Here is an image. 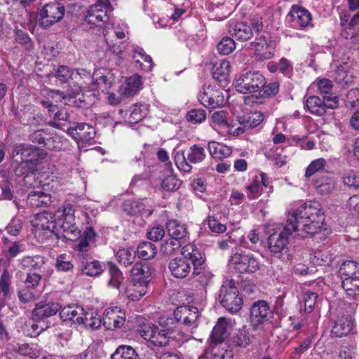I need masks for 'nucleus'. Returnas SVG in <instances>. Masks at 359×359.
<instances>
[{
	"mask_svg": "<svg viewBox=\"0 0 359 359\" xmlns=\"http://www.w3.org/2000/svg\"><path fill=\"white\" fill-rule=\"evenodd\" d=\"M194 258V278L201 287H205L211 283L213 274L211 271L204 265L205 259L201 252H196Z\"/></svg>",
	"mask_w": 359,
	"mask_h": 359,
	"instance_id": "obj_16",
	"label": "nucleus"
},
{
	"mask_svg": "<svg viewBox=\"0 0 359 359\" xmlns=\"http://www.w3.org/2000/svg\"><path fill=\"white\" fill-rule=\"evenodd\" d=\"M313 85L317 87L320 93L325 95L331 93L333 88L332 82L327 79H317Z\"/></svg>",
	"mask_w": 359,
	"mask_h": 359,
	"instance_id": "obj_63",
	"label": "nucleus"
},
{
	"mask_svg": "<svg viewBox=\"0 0 359 359\" xmlns=\"http://www.w3.org/2000/svg\"><path fill=\"white\" fill-rule=\"evenodd\" d=\"M140 334L149 344V346L163 347L169 343L168 332L165 329L160 330L155 324L146 323L140 326Z\"/></svg>",
	"mask_w": 359,
	"mask_h": 359,
	"instance_id": "obj_6",
	"label": "nucleus"
},
{
	"mask_svg": "<svg viewBox=\"0 0 359 359\" xmlns=\"http://www.w3.org/2000/svg\"><path fill=\"white\" fill-rule=\"evenodd\" d=\"M135 252L139 257L147 260L154 257L156 254V248L154 244L145 241L138 245Z\"/></svg>",
	"mask_w": 359,
	"mask_h": 359,
	"instance_id": "obj_49",
	"label": "nucleus"
},
{
	"mask_svg": "<svg viewBox=\"0 0 359 359\" xmlns=\"http://www.w3.org/2000/svg\"><path fill=\"white\" fill-rule=\"evenodd\" d=\"M114 83V78L112 76H102L97 78L95 81H92L90 86V90H97L102 93H108V90L111 88Z\"/></svg>",
	"mask_w": 359,
	"mask_h": 359,
	"instance_id": "obj_43",
	"label": "nucleus"
},
{
	"mask_svg": "<svg viewBox=\"0 0 359 359\" xmlns=\"http://www.w3.org/2000/svg\"><path fill=\"white\" fill-rule=\"evenodd\" d=\"M232 325L233 323L231 319L220 318L212 330L211 334L212 340L215 344H221L229 335V330Z\"/></svg>",
	"mask_w": 359,
	"mask_h": 359,
	"instance_id": "obj_24",
	"label": "nucleus"
},
{
	"mask_svg": "<svg viewBox=\"0 0 359 359\" xmlns=\"http://www.w3.org/2000/svg\"><path fill=\"white\" fill-rule=\"evenodd\" d=\"M18 165L15 169V175L20 177L24 176V183L27 186H31L29 180L34 178V163L25 161L18 162Z\"/></svg>",
	"mask_w": 359,
	"mask_h": 359,
	"instance_id": "obj_35",
	"label": "nucleus"
},
{
	"mask_svg": "<svg viewBox=\"0 0 359 359\" xmlns=\"http://www.w3.org/2000/svg\"><path fill=\"white\" fill-rule=\"evenodd\" d=\"M353 329V320L350 316H342L334 324L331 334L332 337H342L351 332Z\"/></svg>",
	"mask_w": 359,
	"mask_h": 359,
	"instance_id": "obj_30",
	"label": "nucleus"
},
{
	"mask_svg": "<svg viewBox=\"0 0 359 359\" xmlns=\"http://www.w3.org/2000/svg\"><path fill=\"white\" fill-rule=\"evenodd\" d=\"M198 98L203 105L212 109L222 106L225 103L222 92L211 86H203Z\"/></svg>",
	"mask_w": 359,
	"mask_h": 359,
	"instance_id": "obj_14",
	"label": "nucleus"
},
{
	"mask_svg": "<svg viewBox=\"0 0 359 359\" xmlns=\"http://www.w3.org/2000/svg\"><path fill=\"white\" fill-rule=\"evenodd\" d=\"M326 163L325 159L323 158L311 161L306 170L305 177L307 178L311 177L316 172L323 169Z\"/></svg>",
	"mask_w": 359,
	"mask_h": 359,
	"instance_id": "obj_59",
	"label": "nucleus"
},
{
	"mask_svg": "<svg viewBox=\"0 0 359 359\" xmlns=\"http://www.w3.org/2000/svg\"><path fill=\"white\" fill-rule=\"evenodd\" d=\"M123 209L128 215H137L142 212L144 206L142 202L129 199L124 201Z\"/></svg>",
	"mask_w": 359,
	"mask_h": 359,
	"instance_id": "obj_53",
	"label": "nucleus"
},
{
	"mask_svg": "<svg viewBox=\"0 0 359 359\" xmlns=\"http://www.w3.org/2000/svg\"><path fill=\"white\" fill-rule=\"evenodd\" d=\"M132 282L147 285L151 280V271L146 263L137 262L131 269Z\"/></svg>",
	"mask_w": 359,
	"mask_h": 359,
	"instance_id": "obj_25",
	"label": "nucleus"
},
{
	"mask_svg": "<svg viewBox=\"0 0 359 359\" xmlns=\"http://www.w3.org/2000/svg\"><path fill=\"white\" fill-rule=\"evenodd\" d=\"M113 10L109 4L105 2H98L91 6L85 15V21L91 26V27H102L104 24L109 19V11Z\"/></svg>",
	"mask_w": 359,
	"mask_h": 359,
	"instance_id": "obj_10",
	"label": "nucleus"
},
{
	"mask_svg": "<svg viewBox=\"0 0 359 359\" xmlns=\"http://www.w3.org/2000/svg\"><path fill=\"white\" fill-rule=\"evenodd\" d=\"M126 313L118 306H113L105 309L103 314V324L108 330L121 328L126 322Z\"/></svg>",
	"mask_w": 359,
	"mask_h": 359,
	"instance_id": "obj_17",
	"label": "nucleus"
},
{
	"mask_svg": "<svg viewBox=\"0 0 359 359\" xmlns=\"http://www.w3.org/2000/svg\"><path fill=\"white\" fill-rule=\"evenodd\" d=\"M252 339V335L250 333L249 328L246 325H243L233 334L231 341L236 346L246 348L251 344Z\"/></svg>",
	"mask_w": 359,
	"mask_h": 359,
	"instance_id": "obj_31",
	"label": "nucleus"
},
{
	"mask_svg": "<svg viewBox=\"0 0 359 359\" xmlns=\"http://www.w3.org/2000/svg\"><path fill=\"white\" fill-rule=\"evenodd\" d=\"M228 113L225 111H217L212 114V124L213 127L218 126L222 128H228L229 123L227 119Z\"/></svg>",
	"mask_w": 359,
	"mask_h": 359,
	"instance_id": "obj_54",
	"label": "nucleus"
},
{
	"mask_svg": "<svg viewBox=\"0 0 359 359\" xmlns=\"http://www.w3.org/2000/svg\"><path fill=\"white\" fill-rule=\"evenodd\" d=\"M147 286V285L132 282V284L126 288L125 293L131 300H139L146 294Z\"/></svg>",
	"mask_w": 359,
	"mask_h": 359,
	"instance_id": "obj_44",
	"label": "nucleus"
},
{
	"mask_svg": "<svg viewBox=\"0 0 359 359\" xmlns=\"http://www.w3.org/2000/svg\"><path fill=\"white\" fill-rule=\"evenodd\" d=\"M176 321L186 326L196 327V320L198 317V310L195 306H181L174 311Z\"/></svg>",
	"mask_w": 359,
	"mask_h": 359,
	"instance_id": "obj_20",
	"label": "nucleus"
},
{
	"mask_svg": "<svg viewBox=\"0 0 359 359\" xmlns=\"http://www.w3.org/2000/svg\"><path fill=\"white\" fill-rule=\"evenodd\" d=\"M200 250L192 244L184 245L182 248V256L176 257L170 260L168 269L171 274L177 278H184L191 272V266L190 262L194 266L195 253Z\"/></svg>",
	"mask_w": 359,
	"mask_h": 359,
	"instance_id": "obj_2",
	"label": "nucleus"
},
{
	"mask_svg": "<svg viewBox=\"0 0 359 359\" xmlns=\"http://www.w3.org/2000/svg\"><path fill=\"white\" fill-rule=\"evenodd\" d=\"M57 215L48 212H42L36 214L35 219V226L38 229L44 231L48 236H60L58 222H57Z\"/></svg>",
	"mask_w": 359,
	"mask_h": 359,
	"instance_id": "obj_15",
	"label": "nucleus"
},
{
	"mask_svg": "<svg viewBox=\"0 0 359 359\" xmlns=\"http://www.w3.org/2000/svg\"><path fill=\"white\" fill-rule=\"evenodd\" d=\"M142 79L138 74H134L126 79L125 83L121 85L119 93L123 97L135 95L141 88Z\"/></svg>",
	"mask_w": 359,
	"mask_h": 359,
	"instance_id": "obj_28",
	"label": "nucleus"
},
{
	"mask_svg": "<svg viewBox=\"0 0 359 359\" xmlns=\"http://www.w3.org/2000/svg\"><path fill=\"white\" fill-rule=\"evenodd\" d=\"M260 262L252 253L232 251L229 266L238 273H253L260 269Z\"/></svg>",
	"mask_w": 359,
	"mask_h": 359,
	"instance_id": "obj_4",
	"label": "nucleus"
},
{
	"mask_svg": "<svg viewBox=\"0 0 359 359\" xmlns=\"http://www.w3.org/2000/svg\"><path fill=\"white\" fill-rule=\"evenodd\" d=\"M187 121L194 123H201L206 118V113L201 109H194L188 111L187 114Z\"/></svg>",
	"mask_w": 359,
	"mask_h": 359,
	"instance_id": "obj_60",
	"label": "nucleus"
},
{
	"mask_svg": "<svg viewBox=\"0 0 359 359\" xmlns=\"http://www.w3.org/2000/svg\"><path fill=\"white\" fill-rule=\"evenodd\" d=\"M61 309V306L53 302L41 301L35 304L32 313L33 320L38 322L55 315Z\"/></svg>",
	"mask_w": 359,
	"mask_h": 359,
	"instance_id": "obj_19",
	"label": "nucleus"
},
{
	"mask_svg": "<svg viewBox=\"0 0 359 359\" xmlns=\"http://www.w3.org/2000/svg\"><path fill=\"white\" fill-rule=\"evenodd\" d=\"M219 299L222 306L230 312H237L242 308L243 299L238 294L235 281L232 279H226L223 282Z\"/></svg>",
	"mask_w": 359,
	"mask_h": 359,
	"instance_id": "obj_5",
	"label": "nucleus"
},
{
	"mask_svg": "<svg viewBox=\"0 0 359 359\" xmlns=\"http://www.w3.org/2000/svg\"><path fill=\"white\" fill-rule=\"evenodd\" d=\"M229 33L238 41H245L252 36V29L243 22L231 21L229 24Z\"/></svg>",
	"mask_w": 359,
	"mask_h": 359,
	"instance_id": "obj_23",
	"label": "nucleus"
},
{
	"mask_svg": "<svg viewBox=\"0 0 359 359\" xmlns=\"http://www.w3.org/2000/svg\"><path fill=\"white\" fill-rule=\"evenodd\" d=\"M246 191L248 197L250 199H255L258 198L262 192V185L259 181L257 180L250 182L246 187Z\"/></svg>",
	"mask_w": 359,
	"mask_h": 359,
	"instance_id": "obj_62",
	"label": "nucleus"
},
{
	"mask_svg": "<svg viewBox=\"0 0 359 359\" xmlns=\"http://www.w3.org/2000/svg\"><path fill=\"white\" fill-rule=\"evenodd\" d=\"M111 359H140L137 353L131 346H120L112 354Z\"/></svg>",
	"mask_w": 359,
	"mask_h": 359,
	"instance_id": "obj_51",
	"label": "nucleus"
},
{
	"mask_svg": "<svg viewBox=\"0 0 359 359\" xmlns=\"http://www.w3.org/2000/svg\"><path fill=\"white\" fill-rule=\"evenodd\" d=\"M65 14V7L60 3L46 4L39 11V24L43 28H48L60 22Z\"/></svg>",
	"mask_w": 359,
	"mask_h": 359,
	"instance_id": "obj_11",
	"label": "nucleus"
},
{
	"mask_svg": "<svg viewBox=\"0 0 359 359\" xmlns=\"http://www.w3.org/2000/svg\"><path fill=\"white\" fill-rule=\"evenodd\" d=\"M149 105L147 104H135L131 107L128 121L130 123H136L147 116Z\"/></svg>",
	"mask_w": 359,
	"mask_h": 359,
	"instance_id": "obj_41",
	"label": "nucleus"
},
{
	"mask_svg": "<svg viewBox=\"0 0 359 359\" xmlns=\"http://www.w3.org/2000/svg\"><path fill=\"white\" fill-rule=\"evenodd\" d=\"M109 273L110 279L108 282V285L119 290L124 280L122 272L115 264H109Z\"/></svg>",
	"mask_w": 359,
	"mask_h": 359,
	"instance_id": "obj_45",
	"label": "nucleus"
},
{
	"mask_svg": "<svg viewBox=\"0 0 359 359\" xmlns=\"http://www.w3.org/2000/svg\"><path fill=\"white\" fill-rule=\"evenodd\" d=\"M0 187L2 191L1 197L3 199L11 200L13 197V192L11 189L12 184L8 176V173L5 170L0 171Z\"/></svg>",
	"mask_w": 359,
	"mask_h": 359,
	"instance_id": "obj_50",
	"label": "nucleus"
},
{
	"mask_svg": "<svg viewBox=\"0 0 359 359\" xmlns=\"http://www.w3.org/2000/svg\"><path fill=\"white\" fill-rule=\"evenodd\" d=\"M84 313L83 308L72 304L64 307L60 313V316L63 321H72L74 323L81 324Z\"/></svg>",
	"mask_w": 359,
	"mask_h": 359,
	"instance_id": "obj_26",
	"label": "nucleus"
},
{
	"mask_svg": "<svg viewBox=\"0 0 359 359\" xmlns=\"http://www.w3.org/2000/svg\"><path fill=\"white\" fill-rule=\"evenodd\" d=\"M263 119L264 116L261 112L255 111L239 117L238 122L241 125H244V127L248 129H251L259 126L263 121Z\"/></svg>",
	"mask_w": 359,
	"mask_h": 359,
	"instance_id": "obj_40",
	"label": "nucleus"
},
{
	"mask_svg": "<svg viewBox=\"0 0 359 359\" xmlns=\"http://www.w3.org/2000/svg\"><path fill=\"white\" fill-rule=\"evenodd\" d=\"M287 18L295 27L304 29L312 26L311 13L302 6L293 5L287 14Z\"/></svg>",
	"mask_w": 359,
	"mask_h": 359,
	"instance_id": "obj_18",
	"label": "nucleus"
},
{
	"mask_svg": "<svg viewBox=\"0 0 359 359\" xmlns=\"http://www.w3.org/2000/svg\"><path fill=\"white\" fill-rule=\"evenodd\" d=\"M208 147L210 156L219 160L229 156L232 153V149L230 147L215 141L209 142Z\"/></svg>",
	"mask_w": 359,
	"mask_h": 359,
	"instance_id": "obj_34",
	"label": "nucleus"
},
{
	"mask_svg": "<svg viewBox=\"0 0 359 359\" xmlns=\"http://www.w3.org/2000/svg\"><path fill=\"white\" fill-rule=\"evenodd\" d=\"M208 358L209 359H231L232 352L224 345L215 344L208 353Z\"/></svg>",
	"mask_w": 359,
	"mask_h": 359,
	"instance_id": "obj_47",
	"label": "nucleus"
},
{
	"mask_svg": "<svg viewBox=\"0 0 359 359\" xmlns=\"http://www.w3.org/2000/svg\"><path fill=\"white\" fill-rule=\"evenodd\" d=\"M68 134L78 142H86L93 139L95 135V129L86 123H76L67 130Z\"/></svg>",
	"mask_w": 359,
	"mask_h": 359,
	"instance_id": "obj_22",
	"label": "nucleus"
},
{
	"mask_svg": "<svg viewBox=\"0 0 359 359\" xmlns=\"http://www.w3.org/2000/svg\"><path fill=\"white\" fill-rule=\"evenodd\" d=\"M166 226L170 238L175 240L181 241L188 234L187 226L176 219L169 220Z\"/></svg>",
	"mask_w": 359,
	"mask_h": 359,
	"instance_id": "obj_32",
	"label": "nucleus"
},
{
	"mask_svg": "<svg viewBox=\"0 0 359 359\" xmlns=\"http://www.w3.org/2000/svg\"><path fill=\"white\" fill-rule=\"evenodd\" d=\"M273 311L269 304L264 300H259L253 303L250 309V321L255 330L259 325H264L271 321L273 318Z\"/></svg>",
	"mask_w": 359,
	"mask_h": 359,
	"instance_id": "obj_12",
	"label": "nucleus"
},
{
	"mask_svg": "<svg viewBox=\"0 0 359 359\" xmlns=\"http://www.w3.org/2000/svg\"><path fill=\"white\" fill-rule=\"evenodd\" d=\"M318 192L320 194H329L335 188V182L332 178L325 177L320 184L316 185Z\"/></svg>",
	"mask_w": 359,
	"mask_h": 359,
	"instance_id": "obj_58",
	"label": "nucleus"
},
{
	"mask_svg": "<svg viewBox=\"0 0 359 359\" xmlns=\"http://www.w3.org/2000/svg\"><path fill=\"white\" fill-rule=\"evenodd\" d=\"M181 185V181L172 175H167L162 181V188L167 191L177 189Z\"/></svg>",
	"mask_w": 359,
	"mask_h": 359,
	"instance_id": "obj_61",
	"label": "nucleus"
},
{
	"mask_svg": "<svg viewBox=\"0 0 359 359\" xmlns=\"http://www.w3.org/2000/svg\"><path fill=\"white\" fill-rule=\"evenodd\" d=\"M133 58L136 66L141 70L149 72L152 69L153 61L151 57L147 55L143 48L139 46H134L132 50Z\"/></svg>",
	"mask_w": 359,
	"mask_h": 359,
	"instance_id": "obj_27",
	"label": "nucleus"
},
{
	"mask_svg": "<svg viewBox=\"0 0 359 359\" xmlns=\"http://www.w3.org/2000/svg\"><path fill=\"white\" fill-rule=\"evenodd\" d=\"M57 182L52 181L44 184L41 188L31 191L28 194V202L34 207L48 205L51 203V192H55L58 188Z\"/></svg>",
	"mask_w": 359,
	"mask_h": 359,
	"instance_id": "obj_13",
	"label": "nucleus"
},
{
	"mask_svg": "<svg viewBox=\"0 0 359 359\" xmlns=\"http://www.w3.org/2000/svg\"><path fill=\"white\" fill-rule=\"evenodd\" d=\"M338 276L341 282L359 278V264L353 261H346L341 264Z\"/></svg>",
	"mask_w": 359,
	"mask_h": 359,
	"instance_id": "obj_29",
	"label": "nucleus"
},
{
	"mask_svg": "<svg viewBox=\"0 0 359 359\" xmlns=\"http://www.w3.org/2000/svg\"><path fill=\"white\" fill-rule=\"evenodd\" d=\"M60 234L67 240L76 241L81 237V231L75 222L74 210L71 204L59 208L56 211Z\"/></svg>",
	"mask_w": 359,
	"mask_h": 359,
	"instance_id": "obj_3",
	"label": "nucleus"
},
{
	"mask_svg": "<svg viewBox=\"0 0 359 359\" xmlns=\"http://www.w3.org/2000/svg\"><path fill=\"white\" fill-rule=\"evenodd\" d=\"M305 106L307 110L312 114L318 116L325 114V103L318 96H309L305 102Z\"/></svg>",
	"mask_w": 359,
	"mask_h": 359,
	"instance_id": "obj_38",
	"label": "nucleus"
},
{
	"mask_svg": "<svg viewBox=\"0 0 359 359\" xmlns=\"http://www.w3.org/2000/svg\"><path fill=\"white\" fill-rule=\"evenodd\" d=\"M72 80L81 89H90L93 81L90 72L84 69L72 70Z\"/></svg>",
	"mask_w": 359,
	"mask_h": 359,
	"instance_id": "obj_33",
	"label": "nucleus"
},
{
	"mask_svg": "<svg viewBox=\"0 0 359 359\" xmlns=\"http://www.w3.org/2000/svg\"><path fill=\"white\" fill-rule=\"evenodd\" d=\"M333 259V255L326 248L313 251L310 257L313 264L320 266H329Z\"/></svg>",
	"mask_w": 359,
	"mask_h": 359,
	"instance_id": "obj_37",
	"label": "nucleus"
},
{
	"mask_svg": "<svg viewBox=\"0 0 359 359\" xmlns=\"http://www.w3.org/2000/svg\"><path fill=\"white\" fill-rule=\"evenodd\" d=\"M236 48L234 41L228 36L224 37L217 44V50L220 54L229 55Z\"/></svg>",
	"mask_w": 359,
	"mask_h": 359,
	"instance_id": "obj_56",
	"label": "nucleus"
},
{
	"mask_svg": "<svg viewBox=\"0 0 359 359\" xmlns=\"http://www.w3.org/2000/svg\"><path fill=\"white\" fill-rule=\"evenodd\" d=\"M46 156L45 150L25 144H15L12 151V157L15 162L27 161L36 164Z\"/></svg>",
	"mask_w": 359,
	"mask_h": 359,
	"instance_id": "obj_7",
	"label": "nucleus"
},
{
	"mask_svg": "<svg viewBox=\"0 0 359 359\" xmlns=\"http://www.w3.org/2000/svg\"><path fill=\"white\" fill-rule=\"evenodd\" d=\"M11 276L7 270H4L0 278V290L4 297H9L11 294Z\"/></svg>",
	"mask_w": 359,
	"mask_h": 359,
	"instance_id": "obj_57",
	"label": "nucleus"
},
{
	"mask_svg": "<svg viewBox=\"0 0 359 359\" xmlns=\"http://www.w3.org/2000/svg\"><path fill=\"white\" fill-rule=\"evenodd\" d=\"M342 287L350 299H356L359 296V278L344 280L341 282Z\"/></svg>",
	"mask_w": 359,
	"mask_h": 359,
	"instance_id": "obj_52",
	"label": "nucleus"
},
{
	"mask_svg": "<svg viewBox=\"0 0 359 359\" xmlns=\"http://www.w3.org/2000/svg\"><path fill=\"white\" fill-rule=\"evenodd\" d=\"M136 252L133 248H123L118 250L116 257L117 261L125 266L132 264L135 259Z\"/></svg>",
	"mask_w": 359,
	"mask_h": 359,
	"instance_id": "obj_42",
	"label": "nucleus"
},
{
	"mask_svg": "<svg viewBox=\"0 0 359 359\" xmlns=\"http://www.w3.org/2000/svg\"><path fill=\"white\" fill-rule=\"evenodd\" d=\"M264 76L259 72H247L235 81L234 86L241 93H259L264 86Z\"/></svg>",
	"mask_w": 359,
	"mask_h": 359,
	"instance_id": "obj_8",
	"label": "nucleus"
},
{
	"mask_svg": "<svg viewBox=\"0 0 359 359\" xmlns=\"http://www.w3.org/2000/svg\"><path fill=\"white\" fill-rule=\"evenodd\" d=\"M46 260L43 256L39 255L25 256L20 259V266L23 269L40 270L45 264Z\"/></svg>",
	"mask_w": 359,
	"mask_h": 359,
	"instance_id": "obj_36",
	"label": "nucleus"
},
{
	"mask_svg": "<svg viewBox=\"0 0 359 359\" xmlns=\"http://www.w3.org/2000/svg\"><path fill=\"white\" fill-rule=\"evenodd\" d=\"M68 146V141L64 137L58 134H53L52 136L46 139L45 147L48 149L63 150Z\"/></svg>",
	"mask_w": 359,
	"mask_h": 359,
	"instance_id": "obj_46",
	"label": "nucleus"
},
{
	"mask_svg": "<svg viewBox=\"0 0 359 359\" xmlns=\"http://www.w3.org/2000/svg\"><path fill=\"white\" fill-rule=\"evenodd\" d=\"M255 47V55L258 60H269L273 56L276 43L265 38L257 39L252 43Z\"/></svg>",
	"mask_w": 359,
	"mask_h": 359,
	"instance_id": "obj_21",
	"label": "nucleus"
},
{
	"mask_svg": "<svg viewBox=\"0 0 359 359\" xmlns=\"http://www.w3.org/2000/svg\"><path fill=\"white\" fill-rule=\"evenodd\" d=\"M205 156L204 148L199 145L194 144L190 147L187 158H185L183 151H177L175 156V162L177 167L180 170L189 172L192 168L189 163H200L205 159Z\"/></svg>",
	"mask_w": 359,
	"mask_h": 359,
	"instance_id": "obj_9",
	"label": "nucleus"
},
{
	"mask_svg": "<svg viewBox=\"0 0 359 359\" xmlns=\"http://www.w3.org/2000/svg\"><path fill=\"white\" fill-rule=\"evenodd\" d=\"M230 69V63L224 59L216 62L212 69L213 78L219 82L226 81Z\"/></svg>",
	"mask_w": 359,
	"mask_h": 359,
	"instance_id": "obj_39",
	"label": "nucleus"
},
{
	"mask_svg": "<svg viewBox=\"0 0 359 359\" xmlns=\"http://www.w3.org/2000/svg\"><path fill=\"white\" fill-rule=\"evenodd\" d=\"M324 220L321 205L317 201H306L291 209L286 224L278 226L269 235L267 241L269 251L280 258L294 233L302 232V237L303 233L313 236L321 230Z\"/></svg>",
	"mask_w": 359,
	"mask_h": 359,
	"instance_id": "obj_1",
	"label": "nucleus"
},
{
	"mask_svg": "<svg viewBox=\"0 0 359 359\" xmlns=\"http://www.w3.org/2000/svg\"><path fill=\"white\" fill-rule=\"evenodd\" d=\"M344 184L353 189L359 188V175L354 171H350L344 174Z\"/></svg>",
	"mask_w": 359,
	"mask_h": 359,
	"instance_id": "obj_64",
	"label": "nucleus"
},
{
	"mask_svg": "<svg viewBox=\"0 0 359 359\" xmlns=\"http://www.w3.org/2000/svg\"><path fill=\"white\" fill-rule=\"evenodd\" d=\"M182 245L180 241L170 238L165 240L161 246L160 251L165 255H172L175 250H178Z\"/></svg>",
	"mask_w": 359,
	"mask_h": 359,
	"instance_id": "obj_55",
	"label": "nucleus"
},
{
	"mask_svg": "<svg viewBox=\"0 0 359 359\" xmlns=\"http://www.w3.org/2000/svg\"><path fill=\"white\" fill-rule=\"evenodd\" d=\"M79 268L83 273L89 276H99L103 271L102 265L97 260L86 263L81 262Z\"/></svg>",
	"mask_w": 359,
	"mask_h": 359,
	"instance_id": "obj_48",
	"label": "nucleus"
}]
</instances>
